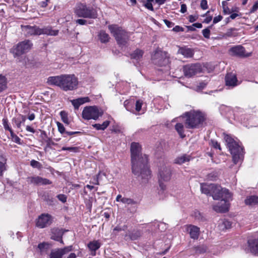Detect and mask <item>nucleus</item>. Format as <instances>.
I'll list each match as a JSON object with an SVG mask.
<instances>
[{
	"instance_id": "nucleus-44",
	"label": "nucleus",
	"mask_w": 258,
	"mask_h": 258,
	"mask_svg": "<svg viewBox=\"0 0 258 258\" xmlns=\"http://www.w3.org/2000/svg\"><path fill=\"white\" fill-rule=\"evenodd\" d=\"M103 176H106V173L104 172L100 171L97 176L96 182L95 183V184L98 185L99 184V180L102 179V177Z\"/></svg>"
},
{
	"instance_id": "nucleus-24",
	"label": "nucleus",
	"mask_w": 258,
	"mask_h": 258,
	"mask_svg": "<svg viewBox=\"0 0 258 258\" xmlns=\"http://www.w3.org/2000/svg\"><path fill=\"white\" fill-rule=\"evenodd\" d=\"M89 98L88 97H81L79 98L76 99H74L71 101V102L73 106H74L75 108L78 109L79 106L86 103L89 101Z\"/></svg>"
},
{
	"instance_id": "nucleus-11",
	"label": "nucleus",
	"mask_w": 258,
	"mask_h": 258,
	"mask_svg": "<svg viewBox=\"0 0 258 258\" xmlns=\"http://www.w3.org/2000/svg\"><path fill=\"white\" fill-rule=\"evenodd\" d=\"M201 71L202 68L199 63L188 64L183 67L184 75L187 78L192 77L201 72Z\"/></svg>"
},
{
	"instance_id": "nucleus-37",
	"label": "nucleus",
	"mask_w": 258,
	"mask_h": 258,
	"mask_svg": "<svg viewBox=\"0 0 258 258\" xmlns=\"http://www.w3.org/2000/svg\"><path fill=\"white\" fill-rule=\"evenodd\" d=\"M2 121H3V124L4 128L6 130L9 131L11 133V135L12 137H14V133L13 130H12V128L10 127V126L9 125L8 119L7 118H3Z\"/></svg>"
},
{
	"instance_id": "nucleus-18",
	"label": "nucleus",
	"mask_w": 258,
	"mask_h": 258,
	"mask_svg": "<svg viewBox=\"0 0 258 258\" xmlns=\"http://www.w3.org/2000/svg\"><path fill=\"white\" fill-rule=\"evenodd\" d=\"M186 231L189 234L191 238L197 239L200 235V228L195 225H188L185 226Z\"/></svg>"
},
{
	"instance_id": "nucleus-42",
	"label": "nucleus",
	"mask_w": 258,
	"mask_h": 258,
	"mask_svg": "<svg viewBox=\"0 0 258 258\" xmlns=\"http://www.w3.org/2000/svg\"><path fill=\"white\" fill-rule=\"evenodd\" d=\"M61 150H62V151L68 150V151H69L70 152L76 153V152H78L79 148L77 147H63L61 148Z\"/></svg>"
},
{
	"instance_id": "nucleus-56",
	"label": "nucleus",
	"mask_w": 258,
	"mask_h": 258,
	"mask_svg": "<svg viewBox=\"0 0 258 258\" xmlns=\"http://www.w3.org/2000/svg\"><path fill=\"white\" fill-rule=\"evenodd\" d=\"M87 20L84 19H78L76 20V23L81 25H85L87 24Z\"/></svg>"
},
{
	"instance_id": "nucleus-55",
	"label": "nucleus",
	"mask_w": 258,
	"mask_h": 258,
	"mask_svg": "<svg viewBox=\"0 0 258 258\" xmlns=\"http://www.w3.org/2000/svg\"><path fill=\"white\" fill-rule=\"evenodd\" d=\"M223 17L221 15H219L217 17H215L214 19H213V23L214 24H216L218 22H220V21H221V20L222 19Z\"/></svg>"
},
{
	"instance_id": "nucleus-36",
	"label": "nucleus",
	"mask_w": 258,
	"mask_h": 258,
	"mask_svg": "<svg viewBox=\"0 0 258 258\" xmlns=\"http://www.w3.org/2000/svg\"><path fill=\"white\" fill-rule=\"evenodd\" d=\"M143 54V51L142 50L137 49L132 54L131 57L132 58L139 60L142 58Z\"/></svg>"
},
{
	"instance_id": "nucleus-40",
	"label": "nucleus",
	"mask_w": 258,
	"mask_h": 258,
	"mask_svg": "<svg viewBox=\"0 0 258 258\" xmlns=\"http://www.w3.org/2000/svg\"><path fill=\"white\" fill-rule=\"evenodd\" d=\"M56 124H57L58 132L61 134L63 135V137H66L67 136H66V133L67 132L66 131V130H65V128H64L63 125L59 122H57Z\"/></svg>"
},
{
	"instance_id": "nucleus-52",
	"label": "nucleus",
	"mask_w": 258,
	"mask_h": 258,
	"mask_svg": "<svg viewBox=\"0 0 258 258\" xmlns=\"http://www.w3.org/2000/svg\"><path fill=\"white\" fill-rule=\"evenodd\" d=\"M57 198L59 201L62 202V203H65L67 201V197L65 195L62 194L58 195L57 196Z\"/></svg>"
},
{
	"instance_id": "nucleus-57",
	"label": "nucleus",
	"mask_w": 258,
	"mask_h": 258,
	"mask_svg": "<svg viewBox=\"0 0 258 258\" xmlns=\"http://www.w3.org/2000/svg\"><path fill=\"white\" fill-rule=\"evenodd\" d=\"M164 22L168 28H171L174 25V24L172 22L167 20H164Z\"/></svg>"
},
{
	"instance_id": "nucleus-31",
	"label": "nucleus",
	"mask_w": 258,
	"mask_h": 258,
	"mask_svg": "<svg viewBox=\"0 0 258 258\" xmlns=\"http://www.w3.org/2000/svg\"><path fill=\"white\" fill-rule=\"evenodd\" d=\"M245 203L250 206L258 204V197L255 196H249L245 199Z\"/></svg>"
},
{
	"instance_id": "nucleus-49",
	"label": "nucleus",
	"mask_w": 258,
	"mask_h": 258,
	"mask_svg": "<svg viewBox=\"0 0 258 258\" xmlns=\"http://www.w3.org/2000/svg\"><path fill=\"white\" fill-rule=\"evenodd\" d=\"M142 106V102L140 100H138L136 103V110L137 112H139Z\"/></svg>"
},
{
	"instance_id": "nucleus-61",
	"label": "nucleus",
	"mask_w": 258,
	"mask_h": 258,
	"mask_svg": "<svg viewBox=\"0 0 258 258\" xmlns=\"http://www.w3.org/2000/svg\"><path fill=\"white\" fill-rule=\"evenodd\" d=\"M173 30L175 32H180V31H183V28H182L179 26H176L175 27L173 28Z\"/></svg>"
},
{
	"instance_id": "nucleus-25",
	"label": "nucleus",
	"mask_w": 258,
	"mask_h": 258,
	"mask_svg": "<svg viewBox=\"0 0 258 258\" xmlns=\"http://www.w3.org/2000/svg\"><path fill=\"white\" fill-rule=\"evenodd\" d=\"M101 246L100 243L98 240H94L90 242L88 244V247L92 251V254L95 255L96 251L100 248Z\"/></svg>"
},
{
	"instance_id": "nucleus-3",
	"label": "nucleus",
	"mask_w": 258,
	"mask_h": 258,
	"mask_svg": "<svg viewBox=\"0 0 258 258\" xmlns=\"http://www.w3.org/2000/svg\"><path fill=\"white\" fill-rule=\"evenodd\" d=\"M224 140L232 155L234 164H237L243 158V149L239 144L228 135L224 136Z\"/></svg>"
},
{
	"instance_id": "nucleus-2",
	"label": "nucleus",
	"mask_w": 258,
	"mask_h": 258,
	"mask_svg": "<svg viewBox=\"0 0 258 258\" xmlns=\"http://www.w3.org/2000/svg\"><path fill=\"white\" fill-rule=\"evenodd\" d=\"M47 83L49 85L56 86L64 91H68L77 89L78 80L73 74H64L48 77Z\"/></svg>"
},
{
	"instance_id": "nucleus-19",
	"label": "nucleus",
	"mask_w": 258,
	"mask_h": 258,
	"mask_svg": "<svg viewBox=\"0 0 258 258\" xmlns=\"http://www.w3.org/2000/svg\"><path fill=\"white\" fill-rule=\"evenodd\" d=\"M226 85L233 88L238 85L236 76L232 73H228L225 77Z\"/></svg>"
},
{
	"instance_id": "nucleus-6",
	"label": "nucleus",
	"mask_w": 258,
	"mask_h": 258,
	"mask_svg": "<svg viewBox=\"0 0 258 258\" xmlns=\"http://www.w3.org/2000/svg\"><path fill=\"white\" fill-rule=\"evenodd\" d=\"M108 27L117 43L120 46L125 45L129 39V33L117 25H109Z\"/></svg>"
},
{
	"instance_id": "nucleus-29",
	"label": "nucleus",
	"mask_w": 258,
	"mask_h": 258,
	"mask_svg": "<svg viewBox=\"0 0 258 258\" xmlns=\"http://www.w3.org/2000/svg\"><path fill=\"white\" fill-rule=\"evenodd\" d=\"M50 248V245L47 242H42L38 245V249L41 254L47 253Z\"/></svg>"
},
{
	"instance_id": "nucleus-4",
	"label": "nucleus",
	"mask_w": 258,
	"mask_h": 258,
	"mask_svg": "<svg viewBox=\"0 0 258 258\" xmlns=\"http://www.w3.org/2000/svg\"><path fill=\"white\" fill-rule=\"evenodd\" d=\"M182 117H185V125L187 128H195L199 127L205 120V114L200 111L190 110L185 112Z\"/></svg>"
},
{
	"instance_id": "nucleus-54",
	"label": "nucleus",
	"mask_w": 258,
	"mask_h": 258,
	"mask_svg": "<svg viewBox=\"0 0 258 258\" xmlns=\"http://www.w3.org/2000/svg\"><path fill=\"white\" fill-rule=\"evenodd\" d=\"M129 101H127V100H125L124 102V106L125 108V109L127 110V111H129L130 112H133V110L132 109V108L130 107V105H129Z\"/></svg>"
},
{
	"instance_id": "nucleus-63",
	"label": "nucleus",
	"mask_w": 258,
	"mask_h": 258,
	"mask_svg": "<svg viewBox=\"0 0 258 258\" xmlns=\"http://www.w3.org/2000/svg\"><path fill=\"white\" fill-rule=\"evenodd\" d=\"M80 132H67L66 133V136H72L75 134H80Z\"/></svg>"
},
{
	"instance_id": "nucleus-45",
	"label": "nucleus",
	"mask_w": 258,
	"mask_h": 258,
	"mask_svg": "<svg viewBox=\"0 0 258 258\" xmlns=\"http://www.w3.org/2000/svg\"><path fill=\"white\" fill-rule=\"evenodd\" d=\"M163 181H159V187L160 188V190L159 191V194H162L163 193L164 191L166 188V186L165 184L163 183Z\"/></svg>"
},
{
	"instance_id": "nucleus-12",
	"label": "nucleus",
	"mask_w": 258,
	"mask_h": 258,
	"mask_svg": "<svg viewBox=\"0 0 258 258\" xmlns=\"http://www.w3.org/2000/svg\"><path fill=\"white\" fill-rule=\"evenodd\" d=\"M73 249L72 245L66 246L63 248H58L51 250L49 258H63V255L67 254Z\"/></svg>"
},
{
	"instance_id": "nucleus-20",
	"label": "nucleus",
	"mask_w": 258,
	"mask_h": 258,
	"mask_svg": "<svg viewBox=\"0 0 258 258\" xmlns=\"http://www.w3.org/2000/svg\"><path fill=\"white\" fill-rule=\"evenodd\" d=\"M178 53L182 54L184 57L191 58L194 54V50L186 46L180 47L178 50Z\"/></svg>"
},
{
	"instance_id": "nucleus-41",
	"label": "nucleus",
	"mask_w": 258,
	"mask_h": 258,
	"mask_svg": "<svg viewBox=\"0 0 258 258\" xmlns=\"http://www.w3.org/2000/svg\"><path fill=\"white\" fill-rule=\"evenodd\" d=\"M30 165L32 167L38 169H40L42 167V165L41 164V163L34 160H32L31 161Z\"/></svg>"
},
{
	"instance_id": "nucleus-28",
	"label": "nucleus",
	"mask_w": 258,
	"mask_h": 258,
	"mask_svg": "<svg viewBox=\"0 0 258 258\" xmlns=\"http://www.w3.org/2000/svg\"><path fill=\"white\" fill-rule=\"evenodd\" d=\"M7 159L5 156L0 155V176H2L4 172L7 170Z\"/></svg>"
},
{
	"instance_id": "nucleus-23",
	"label": "nucleus",
	"mask_w": 258,
	"mask_h": 258,
	"mask_svg": "<svg viewBox=\"0 0 258 258\" xmlns=\"http://www.w3.org/2000/svg\"><path fill=\"white\" fill-rule=\"evenodd\" d=\"M248 247L250 251L258 255V238L248 241Z\"/></svg>"
},
{
	"instance_id": "nucleus-35",
	"label": "nucleus",
	"mask_w": 258,
	"mask_h": 258,
	"mask_svg": "<svg viewBox=\"0 0 258 258\" xmlns=\"http://www.w3.org/2000/svg\"><path fill=\"white\" fill-rule=\"evenodd\" d=\"M7 88V79L4 76L0 75V93Z\"/></svg>"
},
{
	"instance_id": "nucleus-43",
	"label": "nucleus",
	"mask_w": 258,
	"mask_h": 258,
	"mask_svg": "<svg viewBox=\"0 0 258 258\" xmlns=\"http://www.w3.org/2000/svg\"><path fill=\"white\" fill-rule=\"evenodd\" d=\"M218 177V173L216 172H212L207 175V179L209 180H214Z\"/></svg>"
},
{
	"instance_id": "nucleus-15",
	"label": "nucleus",
	"mask_w": 258,
	"mask_h": 258,
	"mask_svg": "<svg viewBox=\"0 0 258 258\" xmlns=\"http://www.w3.org/2000/svg\"><path fill=\"white\" fill-rule=\"evenodd\" d=\"M171 176V170L168 167H164L160 169L159 173V181L167 182L170 180Z\"/></svg>"
},
{
	"instance_id": "nucleus-59",
	"label": "nucleus",
	"mask_w": 258,
	"mask_h": 258,
	"mask_svg": "<svg viewBox=\"0 0 258 258\" xmlns=\"http://www.w3.org/2000/svg\"><path fill=\"white\" fill-rule=\"evenodd\" d=\"M198 17L193 15H190L189 16V21L191 23L194 22L197 20Z\"/></svg>"
},
{
	"instance_id": "nucleus-48",
	"label": "nucleus",
	"mask_w": 258,
	"mask_h": 258,
	"mask_svg": "<svg viewBox=\"0 0 258 258\" xmlns=\"http://www.w3.org/2000/svg\"><path fill=\"white\" fill-rule=\"evenodd\" d=\"M203 35L206 38H209L210 35V30L209 28H206L202 31Z\"/></svg>"
},
{
	"instance_id": "nucleus-38",
	"label": "nucleus",
	"mask_w": 258,
	"mask_h": 258,
	"mask_svg": "<svg viewBox=\"0 0 258 258\" xmlns=\"http://www.w3.org/2000/svg\"><path fill=\"white\" fill-rule=\"evenodd\" d=\"M62 121L67 124H69L70 121L68 118V115L67 112L61 111L59 113Z\"/></svg>"
},
{
	"instance_id": "nucleus-64",
	"label": "nucleus",
	"mask_w": 258,
	"mask_h": 258,
	"mask_svg": "<svg viewBox=\"0 0 258 258\" xmlns=\"http://www.w3.org/2000/svg\"><path fill=\"white\" fill-rule=\"evenodd\" d=\"M186 11V6L185 4H182L181 6L180 12L184 13Z\"/></svg>"
},
{
	"instance_id": "nucleus-5",
	"label": "nucleus",
	"mask_w": 258,
	"mask_h": 258,
	"mask_svg": "<svg viewBox=\"0 0 258 258\" xmlns=\"http://www.w3.org/2000/svg\"><path fill=\"white\" fill-rule=\"evenodd\" d=\"M201 190L202 193L207 195L212 196L214 200H219L220 197H229V190L226 188H222L221 186L214 184H201Z\"/></svg>"
},
{
	"instance_id": "nucleus-17",
	"label": "nucleus",
	"mask_w": 258,
	"mask_h": 258,
	"mask_svg": "<svg viewBox=\"0 0 258 258\" xmlns=\"http://www.w3.org/2000/svg\"><path fill=\"white\" fill-rule=\"evenodd\" d=\"M23 30L27 37L41 34V29L36 26H25L23 27Z\"/></svg>"
},
{
	"instance_id": "nucleus-62",
	"label": "nucleus",
	"mask_w": 258,
	"mask_h": 258,
	"mask_svg": "<svg viewBox=\"0 0 258 258\" xmlns=\"http://www.w3.org/2000/svg\"><path fill=\"white\" fill-rule=\"evenodd\" d=\"M206 86V84L204 82H201L199 84V85L198 86V90H202Z\"/></svg>"
},
{
	"instance_id": "nucleus-30",
	"label": "nucleus",
	"mask_w": 258,
	"mask_h": 258,
	"mask_svg": "<svg viewBox=\"0 0 258 258\" xmlns=\"http://www.w3.org/2000/svg\"><path fill=\"white\" fill-rule=\"evenodd\" d=\"M190 159L191 157L189 155L183 154L177 157L175 160V163L178 164H182L187 162H189Z\"/></svg>"
},
{
	"instance_id": "nucleus-50",
	"label": "nucleus",
	"mask_w": 258,
	"mask_h": 258,
	"mask_svg": "<svg viewBox=\"0 0 258 258\" xmlns=\"http://www.w3.org/2000/svg\"><path fill=\"white\" fill-rule=\"evenodd\" d=\"M200 5L201 7L203 10H206L208 9V3L207 0H202Z\"/></svg>"
},
{
	"instance_id": "nucleus-8",
	"label": "nucleus",
	"mask_w": 258,
	"mask_h": 258,
	"mask_svg": "<svg viewBox=\"0 0 258 258\" xmlns=\"http://www.w3.org/2000/svg\"><path fill=\"white\" fill-rule=\"evenodd\" d=\"M33 46V43L29 40H25L18 43L11 50L14 57H19L29 51Z\"/></svg>"
},
{
	"instance_id": "nucleus-1",
	"label": "nucleus",
	"mask_w": 258,
	"mask_h": 258,
	"mask_svg": "<svg viewBox=\"0 0 258 258\" xmlns=\"http://www.w3.org/2000/svg\"><path fill=\"white\" fill-rule=\"evenodd\" d=\"M132 172L143 179H148L150 171L148 166V157L141 153V147L138 143L133 142L131 146Z\"/></svg>"
},
{
	"instance_id": "nucleus-46",
	"label": "nucleus",
	"mask_w": 258,
	"mask_h": 258,
	"mask_svg": "<svg viewBox=\"0 0 258 258\" xmlns=\"http://www.w3.org/2000/svg\"><path fill=\"white\" fill-rule=\"evenodd\" d=\"M211 145L213 146L215 149H218L221 150V147L219 143H218L216 141L211 140L210 142Z\"/></svg>"
},
{
	"instance_id": "nucleus-32",
	"label": "nucleus",
	"mask_w": 258,
	"mask_h": 258,
	"mask_svg": "<svg viewBox=\"0 0 258 258\" xmlns=\"http://www.w3.org/2000/svg\"><path fill=\"white\" fill-rule=\"evenodd\" d=\"M98 37L102 43H106L108 42L110 39L109 35L104 31H101L99 32Z\"/></svg>"
},
{
	"instance_id": "nucleus-33",
	"label": "nucleus",
	"mask_w": 258,
	"mask_h": 258,
	"mask_svg": "<svg viewBox=\"0 0 258 258\" xmlns=\"http://www.w3.org/2000/svg\"><path fill=\"white\" fill-rule=\"evenodd\" d=\"M175 128L181 138H183L185 136L184 131V126L182 123H176Z\"/></svg>"
},
{
	"instance_id": "nucleus-13",
	"label": "nucleus",
	"mask_w": 258,
	"mask_h": 258,
	"mask_svg": "<svg viewBox=\"0 0 258 258\" xmlns=\"http://www.w3.org/2000/svg\"><path fill=\"white\" fill-rule=\"evenodd\" d=\"M52 220L51 215L48 214H42L37 219L36 225L40 228H43L50 225Z\"/></svg>"
},
{
	"instance_id": "nucleus-14",
	"label": "nucleus",
	"mask_w": 258,
	"mask_h": 258,
	"mask_svg": "<svg viewBox=\"0 0 258 258\" xmlns=\"http://www.w3.org/2000/svg\"><path fill=\"white\" fill-rule=\"evenodd\" d=\"M229 52L231 55L240 57H247L250 55V53L245 54L244 48L241 45L232 47L229 49Z\"/></svg>"
},
{
	"instance_id": "nucleus-53",
	"label": "nucleus",
	"mask_w": 258,
	"mask_h": 258,
	"mask_svg": "<svg viewBox=\"0 0 258 258\" xmlns=\"http://www.w3.org/2000/svg\"><path fill=\"white\" fill-rule=\"evenodd\" d=\"M258 9V2H256L253 5L250 11V13H253Z\"/></svg>"
},
{
	"instance_id": "nucleus-51",
	"label": "nucleus",
	"mask_w": 258,
	"mask_h": 258,
	"mask_svg": "<svg viewBox=\"0 0 258 258\" xmlns=\"http://www.w3.org/2000/svg\"><path fill=\"white\" fill-rule=\"evenodd\" d=\"M144 6L148 10L152 11H154V8L151 3L146 1V2L144 4Z\"/></svg>"
},
{
	"instance_id": "nucleus-7",
	"label": "nucleus",
	"mask_w": 258,
	"mask_h": 258,
	"mask_svg": "<svg viewBox=\"0 0 258 258\" xmlns=\"http://www.w3.org/2000/svg\"><path fill=\"white\" fill-rule=\"evenodd\" d=\"M75 13L78 17L85 18L95 19L98 16L97 12L95 9L91 7H87L83 4L77 5Z\"/></svg>"
},
{
	"instance_id": "nucleus-16",
	"label": "nucleus",
	"mask_w": 258,
	"mask_h": 258,
	"mask_svg": "<svg viewBox=\"0 0 258 258\" xmlns=\"http://www.w3.org/2000/svg\"><path fill=\"white\" fill-rule=\"evenodd\" d=\"M27 181L36 185H47L51 183L49 180L40 176L29 177L28 178Z\"/></svg>"
},
{
	"instance_id": "nucleus-21",
	"label": "nucleus",
	"mask_w": 258,
	"mask_h": 258,
	"mask_svg": "<svg viewBox=\"0 0 258 258\" xmlns=\"http://www.w3.org/2000/svg\"><path fill=\"white\" fill-rule=\"evenodd\" d=\"M116 201L118 202H121L122 203L127 205H132L136 204V202L133 199L126 197H122L121 195L117 196L116 198Z\"/></svg>"
},
{
	"instance_id": "nucleus-39",
	"label": "nucleus",
	"mask_w": 258,
	"mask_h": 258,
	"mask_svg": "<svg viewBox=\"0 0 258 258\" xmlns=\"http://www.w3.org/2000/svg\"><path fill=\"white\" fill-rule=\"evenodd\" d=\"M142 233L139 230H134L130 235V238L132 240H136L140 237Z\"/></svg>"
},
{
	"instance_id": "nucleus-26",
	"label": "nucleus",
	"mask_w": 258,
	"mask_h": 258,
	"mask_svg": "<svg viewBox=\"0 0 258 258\" xmlns=\"http://www.w3.org/2000/svg\"><path fill=\"white\" fill-rule=\"evenodd\" d=\"M58 30L53 29L51 27H47L41 29V34H46L50 36H56L58 33Z\"/></svg>"
},
{
	"instance_id": "nucleus-9",
	"label": "nucleus",
	"mask_w": 258,
	"mask_h": 258,
	"mask_svg": "<svg viewBox=\"0 0 258 258\" xmlns=\"http://www.w3.org/2000/svg\"><path fill=\"white\" fill-rule=\"evenodd\" d=\"M103 112L96 106H87L84 108L82 111V117L86 120L97 119L101 116Z\"/></svg>"
},
{
	"instance_id": "nucleus-58",
	"label": "nucleus",
	"mask_w": 258,
	"mask_h": 258,
	"mask_svg": "<svg viewBox=\"0 0 258 258\" xmlns=\"http://www.w3.org/2000/svg\"><path fill=\"white\" fill-rule=\"evenodd\" d=\"M26 130L27 132H30V133H35V130L33 128H32L31 126H30L29 125H27L26 126Z\"/></svg>"
},
{
	"instance_id": "nucleus-10",
	"label": "nucleus",
	"mask_w": 258,
	"mask_h": 258,
	"mask_svg": "<svg viewBox=\"0 0 258 258\" xmlns=\"http://www.w3.org/2000/svg\"><path fill=\"white\" fill-rule=\"evenodd\" d=\"M229 194L230 195L229 197H226L224 195L223 197H220L219 200L221 199L220 202L216 205L213 206V209L215 211L219 213H225L228 211L229 207V202L231 200L232 198L231 193L229 192Z\"/></svg>"
},
{
	"instance_id": "nucleus-27",
	"label": "nucleus",
	"mask_w": 258,
	"mask_h": 258,
	"mask_svg": "<svg viewBox=\"0 0 258 258\" xmlns=\"http://www.w3.org/2000/svg\"><path fill=\"white\" fill-rule=\"evenodd\" d=\"M231 226V222L227 220L221 219L218 221V227L220 230L224 231L225 229L230 228Z\"/></svg>"
},
{
	"instance_id": "nucleus-22",
	"label": "nucleus",
	"mask_w": 258,
	"mask_h": 258,
	"mask_svg": "<svg viewBox=\"0 0 258 258\" xmlns=\"http://www.w3.org/2000/svg\"><path fill=\"white\" fill-rule=\"evenodd\" d=\"M26 120L25 116L19 114L18 116L14 117L12 119L13 122L15 123L18 128L20 129L22 124H24Z\"/></svg>"
},
{
	"instance_id": "nucleus-34",
	"label": "nucleus",
	"mask_w": 258,
	"mask_h": 258,
	"mask_svg": "<svg viewBox=\"0 0 258 258\" xmlns=\"http://www.w3.org/2000/svg\"><path fill=\"white\" fill-rule=\"evenodd\" d=\"M109 124V121L106 120L102 124L96 123L93 126L97 130H104Z\"/></svg>"
},
{
	"instance_id": "nucleus-47",
	"label": "nucleus",
	"mask_w": 258,
	"mask_h": 258,
	"mask_svg": "<svg viewBox=\"0 0 258 258\" xmlns=\"http://www.w3.org/2000/svg\"><path fill=\"white\" fill-rule=\"evenodd\" d=\"M52 239L56 241H59L60 243H63V240H62L61 233L60 232V235H52L51 237Z\"/></svg>"
},
{
	"instance_id": "nucleus-60",
	"label": "nucleus",
	"mask_w": 258,
	"mask_h": 258,
	"mask_svg": "<svg viewBox=\"0 0 258 258\" xmlns=\"http://www.w3.org/2000/svg\"><path fill=\"white\" fill-rule=\"evenodd\" d=\"M223 10L225 14H229L231 13L230 10L229 9L227 6L225 7H224V8H223Z\"/></svg>"
}]
</instances>
